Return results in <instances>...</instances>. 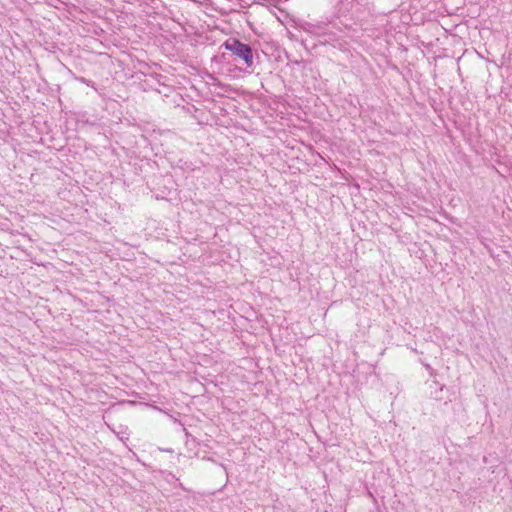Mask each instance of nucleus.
<instances>
[{"label":"nucleus","instance_id":"obj_1","mask_svg":"<svg viewBox=\"0 0 512 512\" xmlns=\"http://www.w3.org/2000/svg\"><path fill=\"white\" fill-rule=\"evenodd\" d=\"M225 48L242 58L247 66L250 67L253 64L252 50L248 45L238 40H230L225 42Z\"/></svg>","mask_w":512,"mask_h":512}]
</instances>
